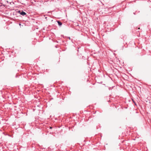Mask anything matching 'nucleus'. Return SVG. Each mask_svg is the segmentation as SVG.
<instances>
[{"label":"nucleus","mask_w":151,"mask_h":151,"mask_svg":"<svg viewBox=\"0 0 151 151\" xmlns=\"http://www.w3.org/2000/svg\"><path fill=\"white\" fill-rule=\"evenodd\" d=\"M18 12L20 14L23 16H24L26 14V13L22 11L19 10L18 11Z\"/></svg>","instance_id":"f257e3e1"},{"label":"nucleus","mask_w":151,"mask_h":151,"mask_svg":"<svg viewBox=\"0 0 151 151\" xmlns=\"http://www.w3.org/2000/svg\"><path fill=\"white\" fill-rule=\"evenodd\" d=\"M19 26H21V23H19Z\"/></svg>","instance_id":"7ed1b4c3"},{"label":"nucleus","mask_w":151,"mask_h":151,"mask_svg":"<svg viewBox=\"0 0 151 151\" xmlns=\"http://www.w3.org/2000/svg\"><path fill=\"white\" fill-rule=\"evenodd\" d=\"M68 38L69 40H70V37H68Z\"/></svg>","instance_id":"20e7f679"},{"label":"nucleus","mask_w":151,"mask_h":151,"mask_svg":"<svg viewBox=\"0 0 151 151\" xmlns=\"http://www.w3.org/2000/svg\"><path fill=\"white\" fill-rule=\"evenodd\" d=\"M134 13V14H135V12H134V13Z\"/></svg>","instance_id":"423d86ee"},{"label":"nucleus","mask_w":151,"mask_h":151,"mask_svg":"<svg viewBox=\"0 0 151 151\" xmlns=\"http://www.w3.org/2000/svg\"><path fill=\"white\" fill-rule=\"evenodd\" d=\"M50 129H52V127H50Z\"/></svg>","instance_id":"39448f33"},{"label":"nucleus","mask_w":151,"mask_h":151,"mask_svg":"<svg viewBox=\"0 0 151 151\" xmlns=\"http://www.w3.org/2000/svg\"><path fill=\"white\" fill-rule=\"evenodd\" d=\"M57 22H58V25H59V26H60L62 24V23L61 22H60V21H57Z\"/></svg>","instance_id":"f03ea898"}]
</instances>
